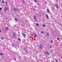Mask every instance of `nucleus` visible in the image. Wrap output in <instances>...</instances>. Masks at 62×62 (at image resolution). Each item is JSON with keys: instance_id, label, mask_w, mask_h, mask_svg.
Returning a JSON list of instances; mask_svg holds the SVG:
<instances>
[{"instance_id": "21", "label": "nucleus", "mask_w": 62, "mask_h": 62, "mask_svg": "<svg viewBox=\"0 0 62 62\" xmlns=\"http://www.w3.org/2000/svg\"><path fill=\"white\" fill-rule=\"evenodd\" d=\"M56 8H59V6H56Z\"/></svg>"}, {"instance_id": "27", "label": "nucleus", "mask_w": 62, "mask_h": 62, "mask_svg": "<svg viewBox=\"0 0 62 62\" xmlns=\"http://www.w3.org/2000/svg\"><path fill=\"white\" fill-rule=\"evenodd\" d=\"M5 3L6 4H7V1H5Z\"/></svg>"}, {"instance_id": "15", "label": "nucleus", "mask_w": 62, "mask_h": 62, "mask_svg": "<svg viewBox=\"0 0 62 62\" xmlns=\"http://www.w3.org/2000/svg\"><path fill=\"white\" fill-rule=\"evenodd\" d=\"M16 10L17 11H19V9H16Z\"/></svg>"}, {"instance_id": "40", "label": "nucleus", "mask_w": 62, "mask_h": 62, "mask_svg": "<svg viewBox=\"0 0 62 62\" xmlns=\"http://www.w3.org/2000/svg\"><path fill=\"white\" fill-rule=\"evenodd\" d=\"M50 48H52V46H50Z\"/></svg>"}, {"instance_id": "36", "label": "nucleus", "mask_w": 62, "mask_h": 62, "mask_svg": "<svg viewBox=\"0 0 62 62\" xmlns=\"http://www.w3.org/2000/svg\"><path fill=\"white\" fill-rule=\"evenodd\" d=\"M53 10H54V8H53Z\"/></svg>"}, {"instance_id": "6", "label": "nucleus", "mask_w": 62, "mask_h": 62, "mask_svg": "<svg viewBox=\"0 0 62 62\" xmlns=\"http://www.w3.org/2000/svg\"><path fill=\"white\" fill-rule=\"evenodd\" d=\"M8 30V27H7L6 28L5 30H6V31H7V30Z\"/></svg>"}, {"instance_id": "44", "label": "nucleus", "mask_w": 62, "mask_h": 62, "mask_svg": "<svg viewBox=\"0 0 62 62\" xmlns=\"http://www.w3.org/2000/svg\"><path fill=\"white\" fill-rule=\"evenodd\" d=\"M36 21H37L36 20H35Z\"/></svg>"}, {"instance_id": "17", "label": "nucleus", "mask_w": 62, "mask_h": 62, "mask_svg": "<svg viewBox=\"0 0 62 62\" xmlns=\"http://www.w3.org/2000/svg\"><path fill=\"white\" fill-rule=\"evenodd\" d=\"M2 2L3 3H5V1L4 0L2 1Z\"/></svg>"}, {"instance_id": "30", "label": "nucleus", "mask_w": 62, "mask_h": 62, "mask_svg": "<svg viewBox=\"0 0 62 62\" xmlns=\"http://www.w3.org/2000/svg\"><path fill=\"white\" fill-rule=\"evenodd\" d=\"M57 39L58 40H59V38H57Z\"/></svg>"}, {"instance_id": "42", "label": "nucleus", "mask_w": 62, "mask_h": 62, "mask_svg": "<svg viewBox=\"0 0 62 62\" xmlns=\"http://www.w3.org/2000/svg\"><path fill=\"white\" fill-rule=\"evenodd\" d=\"M0 32H1V31L0 30Z\"/></svg>"}, {"instance_id": "23", "label": "nucleus", "mask_w": 62, "mask_h": 62, "mask_svg": "<svg viewBox=\"0 0 62 62\" xmlns=\"http://www.w3.org/2000/svg\"><path fill=\"white\" fill-rule=\"evenodd\" d=\"M46 34L47 36H49V33H47Z\"/></svg>"}, {"instance_id": "28", "label": "nucleus", "mask_w": 62, "mask_h": 62, "mask_svg": "<svg viewBox=\"0 0 62 62\" xmlns=\"http://www.w3.org/2000/svg\"><path fill=\"white\" fill-rule=\"evenodd\" d=\"M26 53H28V51H26Z\"/></svg>"}, {"instance_id": "1", "label": "nucleus", "mask_w": 62, "mask_h": 62, "mask_svg": "<svg viewBox=\"0 0 62 62\" xmlns=\"http://www.w3.org/2000/svg\"><path fill=\"white\" fill-rule=\"evenodd\" d=\"M45 53L46 54H48V55H49V54H50L49 52H47L46 51H45Z\"/></svg>"}, {"instance_id": "12", "label": "nucleus", "mask_w": 62, "mask_h": 62, "mask_svg": "<svg viewBox=\"0 0 62 62\" xmlns=\"http://www.w3.org/2000/svg\"><path fill=\"white\" fill-rule=\"evenodd\" d=\"M41 34H43L44 33V32L43 31H42L41 32Z\"/></svg>"}, {"instance_id": "25", "label": "nucleus", "mask_w": 62, "mask_h": 62, "mask_svg": "<svg viewBox=\"0 0 62 62\" xmlns=\"http://www.w3.org/2000/svg\"><path fill=\"white\" fill-rule=\"evenodd\" d=\"M23 49H24V50H26V48H24Z\"/></svg>"}, {"instance_id": "35", "label": "nucleus", "mask_w": 62, "mask_h": 62, "mask_svg": "<svg viewBox=\"0 0 62 62\" xmlns=\"http://www.w3.org/2000/svg\"><path fill=\"white\" fill-rule=\"evenodd\" d=\"M51 53H53V51L52 50L51 51Z\"/></svg>"}, {"instance_id": "38", "label": "nucleus", "mask_w": 62, "mask_h": 62, "mask_svg": "<svg viewBox=\"0 0 62 62\" xmlns=\"http://www.w3.org/2000/svg\"><path fill=\"white\" fill-rule=\"evenodd\" d=\"M43 58L44 59H45V58L43 57Z\"/></svg>"}, {"instance_id": "9", "label": "nucleus", "mask_w": 62, "mask_h": 62, "mask_svg": "<svg viewBox=\"0 0 62 62\" xmlns=\"http://www.w3.org/2000/svg\"><path fill=\"white\" fill-rule=\"evenodd\" d=\"M18 39L19 41H21V39H20L19 38H18Z\"/></svg>"}, {"instance_id": "26", "label": "nucleus", "mask_w": 62, "mask_h": 62, "mask_svg": "<svg viewBox=\"0 0 62 62\" xmlns=\"http://www.w3.org/2000/svg\"><path fill=\"white\" fill-rule=\"evenodd\" d=\"M46 16H48V14H46Z\"/></svg>"}, {"instance_id": "2", "label": "nucleus", "mask_w": 62, "mask_h": 62, "mask_svg": "<svg viewBox=\"0 0 62 62\" xmlns=\"http://www.w3.org/2000/svg\"><path fill=\"white\" fill-rule=\"evenodd\" d=\"M40 48L41 49H42V44H40Z\"/></svg>"}, {"instance_id": "14", "label": "nucleus", "mask_w": 62, "mask_h": 62, "mask_svg": "<svg viewBox=\"0 0 62 62\" xmlns=\"http://www.w3.org/2000/svg\"><path fill=\"white\" fill-rule=\"evenodd\" d=\"M33 35H34V36H37V35L35 34L34 33L33 34Z\"/></svg>"}, {"instance_id": "7", "label": "nucleus", "mask_w": 62, "mask_h": 62, "mask_svg": "<svg viewBox=\"0 0 62 62\" xmlns=\"http://www.w3.org/2000/svg\"><path fill=\"white\" fill-rule=\"evenodd\" d=\"M47 12H48L49 13H50V11L49 10V9H47Z\"/></svg>"}, {"instance_id": "8", "label": "nucleus", "mask_w": 62, "mask_h": 62, "mask_svg": "<svg viewBox=\"0 0 62 62\" xmlns=\"http://www.w3.org/2000/svg\"><path fill=\"white\" fill-rule=\"evenodd\" d=\"M22 34L24 36V37H25V36H26V35H25L24 34V33H22Z\"/></svg>"}, {"instance_id": "10", "label": "nucleus", "mask_w": 62, "mask_h": 62, "mask_svg": "<svg viewBox=\"0 0 62 62\" xmlns=\"http://www.w3.org/2000/svg\"><path fill=\"white\" fill-rule=\"evenodd\" d=\"M16 9L15 8H13V10L14 11H16Z\"/></svg>"}, {"instance_id": "39", "label": "nucleus", "mask_w": 62, "mask_h": 62, "mask_svg": "<svg viewBox=\"0 0 62 62\" xmlns=\"http://www.w3.org/2000/svg\"><path fill=\"white\" fill-rule=\"evenodd\" d=\"M37 62H39V61H37Z\"/></svg>"}, {"instance_id": "20", "label": "nucleus", "mask_w": 62, "mask_h": 62, "mask_svg": "<svg viewBox=\"0 0 62 62\" xmlns=\"http://www.w3.org/2000/svg\"><path fill=\"white\" fill-rule=\"evenodd\" d=\"M42 25L43 27H45V25H44V24H43Z\"/></svg>"}, {"instance_id": "16", "label": "nucleus", "mask_w": 62, "mask_h": 62, "mask_svg": "<svg viewBox=\"0 0 62 62\" xmlns=\"http://www.w3.org/2000/svg\"><path fill=\"white\" fill-rule=\"evenodd\" d=\"M36 25L37 26H38L39 25V24H38V23H37Z\"/></svg>"}, {"instance_id": "29", "label": "nucleus", "mask_w": 62, "mask_h": 62, "mask_svg": "<svg viewBox=\"0 0 62 62\" xmlns=\"http://www.w3.org/2000/svg\"><path fill=\"white\" fill-rule=\"evenodd\" d=\"M1 39H3V38H2V37H1Z\"/></svg>"}, {"instance_id": "13", "label": "nucleus", "mask_w": 62, "mask_h": 62, "mask_svg": "<svg viewBox=\"0 0 62 62\" xmlns=\"http://www.w3.org/2000/svg\"><path fill=\"white\" fill-rule=\"evenodd\" d=\"M51 43H53V40H51Z\"/></svg>"}, {"instance_id": "46", "label": "nucleus", "mask_w": 62, "mask_h": 62, "mask_svg": "<svg viewBox=\"0 0 62 62\" xmlns=\"http://www.w3.org/2000/svg\"><path fill=\"white\" fill-rule=\"evenodd\" d=\"M0 1H1V0H0Z\"/></svg>"}, {"instance_id": "32", "label": "nucleus", "mask_w": 62, "mask_h": 62, "mask_svg": "<svg viewBox=\"0 0 62 62\" xmlns=\"http://www.w3.org/2000/svg\"><path fill=\"white\" fill-rule=\"evenodd\" d=\"M12 45L13 46H14V45L13 44H12Z\"/></svg>"}, {"instance_id": "37", "label": "nucleus", "mask_w": 62, "mask_h": 62, "mask_svg": "<svg viewBox=\"0 0 62 62\" xmlns=\"http://www.w3.org/2000/svg\"><path fill=\"white\" fill-rule=\"evenodd\" d=\"M15 60H16V58H15Z\"/></svg>"}, {"instance_id": "33", "label": "nucleus", "mask_w": 62, "mask_h": 62, "mask_svg": "<svg viewBox=\"0 0 62 62\" xmlns=\"http://www.w3.org/2000/svg\"><path fill=\"white\" fill-rule=\"evenodd\" d=\"M0 10H2V8H0Z\"/></svg>"}, {"instance_id": "11", "label": "nucleus", "mask_w": 62, "mask_h": 62, "mask_svg": "<svg viewBox=\"0 0 62 62\" xmlns=\"http://www.w3.org/2000/svg\"><path fill=\"white\" fill-rule=\"evenodd\" d=\"M48 18H49V16H46V18L47 19H48Z\"/></svg>"}, {"instance_id": "31", "label": "nucleus", "mask_w": 62, "mask_h": 62, "mask_svg": "<svg viewBox=\"0 0 62 62\" xmlns=\"http://www.w3.org/2000/svg\"><path fill=\"white\" fill-rule=\"evenodd\" d=\"M34 2H36V0H34Z\"/></svg>"}, {"instance_id": "45", "label": "nucleus", "mask_w": 62, "mask_h": 62, "mask_svg": "<svg viewBox=\"0 0 62 62\" xmlns=\"http://www.w3.org/2000/svg\"><path fill=\"white\" fill-rule=\"evenodd\" d=\"M21 15H22V14H21Z\"/></svg>"}, {"instance_id": "5", "label": "nucleus", "mask_w": 62, "mask_h": 62, "mask_svg": "<svg viewBox=\"0 0 62 62\" xmlns=\"http://www.w3.org/2000/svg\"><path fill=\"white\" fill-rule=\"evenodd\" d=\"M13 37H15V33H13Z\"/></svg>"}, {"instance_id": "24", "label": "nucleus", "mask_w": 62, "mask_h": 62, "mask_svg": "<svg viewBox=\"0 0 62 62\" xmlns=\"http://www.w3.org/2000/svg\"><path fill=\"white\" fill-rule=\"evenodd\" d=\"M15 20H16V21H17V19L16 18H15Z\"/></svg>"}, {"instance_id": "43", "label": "nucleus", "mask_w": 62, "mask_h": 62, "mask_svg": "<svg viewBox=\"0 0 62 62\" xmlns=\"http://www.w3.org/2000/svg\"><path fill=\"white\" fill-rule=\"evenodd\" d=\"M52 62H54V61H52Z\"/></svg>"}, {"instance_id": "22", "label": "nucleus", "mask_w": 62, "mask_h": 62, "mask_svg": "<svg viewBox=\"0 0 62 62\" xmlns=\"http://www.w3.org/2000/svg\"><path fill=\"white\" fill-rule=\"evenodd\" d=\"M55 61L56 62H58V61L56 59V60H55Z\"/></svg>"}, {"instance_id": "19", "label": "nucleus", "mask_w": 62, "mask_h": 62, "mask_svg": "<svg viewBox=\"0 0 62 62\" xmlns=\"http://www.w3.org/2000/svg\"><path fill=\"white\" fill-rule=\"evenodd\" d=\"M58 6V4H56L55 5V6H56V7H57V6Z\"/></svg>"}, {"instance_id": "34", "label": "nucleus", "mask_w": 62, "mask_h": 62, "mask_svg": "<svg viewBox=\"0 0 62 62\" xmlns=\"http://www.w3.org/2000/svg\"><path fill=\"white\" fill-rule=\"evenodd\" d=\"M33 10H35V9H33Z\"/></svg>"}, {"instance_id": "4", "label": "nucleus", "mask_w": 62, "mask_h": 62, "mask_svg": "<svg viewBox=\"0 0 62 62\" xmlns=\"http://www.w3.org/2000/svg\"><path fill=\"white\" fill-rule=\"evenodd\" d=\"M4 10L5 11H7L8 10V8H5Z\"/></svg>"}, {"instance_id": "41", "label": "nucleus", "mask_w": 62, "mask_h": 62, "mask_svg": "<svg viewBox=\"0 0 62 62\" xmlns=\"http://www.w3.org/2000/svg\"><path fill=\"white\" fill-rule=\"evenodd\" d=\"M61 58H62V57H61Z\"/></svg>"}, {"instance_id": "3", "label": "nucleus", "mask_w": 62, "mask_h": 62, "mask_svg": "<svg viewBox=\"0 0 62 62\" xmlns=\"http://www.w3.org/2000/svg\"><path fill=\"white\" fill-rule=\"evenodd\" d=\"M33 18L34 20H36V16H33Z\"/></svg>"}, {"instance_id": "18", "label": "nucleus", "mask_w": 62, "mask_h": 62, "mask_svg": "<svg viewBox=\"0 0 62 62\" xmlns=\"http://www.w3.org/2000/svg\"><path fill=\"white\" fill-rule=\"evenodd\" d=\"M0 55H3V54L2 53H0Z\"/></svg>"}]
</instances>
